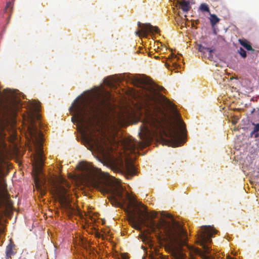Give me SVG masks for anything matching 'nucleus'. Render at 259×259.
I'll use <instances>...</instances> for the list:
<instances>
[{"label":"nucleus","instance_id":"19","mask_svg":"<svg viewBox=\"0 0 259 259\" xmlns=\"http://www.w3.org/2000/svg\"><path fill=\"white\" fill-rule=\"evenodd\" d=\"M200 10L203 12H209V8L208 7V6L205 3L201 4L200 6Z\"/></svg>","mask_w":259,"mask_h":259},{"label":"nucleus","instance_id":"26","mask_svg":"<svg viewBox=\"0 0 259 259\" xmlns=\"http://www.w3.org/2000/svg\"><path fill=\"white\" fill-rule=\"evenodd\" d=\"M154 58L155 59H158V58H159V57L158 56H154Z\"/></svg>","mask_w":259,"mask_h":259},{"label":"nucleus","instance_id":"1","mask_svg":"<svg viewBox=\"0 0 259 259\" xmlns=\"http://www.w3.org/2000/svg\"><path fill=\"white\" fill-rule=\"evenodd\" d=\"M133 83L142 88L141 96L145 104L146 115L140 126L141 132L145 136L168 138L167 142L173 147L182 146L184 143L182 137L185 125L180 120L182 124L180 129L170 121L166 112V107H172L170 101L141 78L134 77Z\"/></svg>","mask_w":259,"mask_h":259},{"label":"nucleus","instance_id":"23","mask_svg":"<svg viewBox=\"0 0 259 259\" xmlns=\"http://www.w3.org/2000/svg\"><path fill=\"white\" fill-rule=\"evenodd\" d=\"M105 83L111 86L112 85V82L111 80H108L107 78L105 80Z\"/></svg>","mask_w":259,"mask_h":259},{"label":"nucleus","instance_id":"2","mask_svg":"<svg viewBox=\"0 0 259 259\" xmlns=\"http://www.w3.org/2000/svg\"><path fill=\"white\" fill-rule=\"evenodd\" d=\"M126 198L129 203L125 211L128 215V222L132 226L137 229H140V226L145 224L152 231L162 229L168 237L165 246V250L168 252L173 259H187L186 255L182 251V246L186 244L187 233L179 222L176 221L170 214H167L166 217L170 219L168 221L160 219L158 223L154 220L157 218V213L152 212L150 214L147 211L138 210V215L136 214L132 208L138 206L136 199L126 193Z\"/></svg>","mask_w":259,"mask_h":259},{"label":"nucleus","instance_id":"11","mask_svg":"<svg viewBox=\"0 0 259 259\" xmlns=\"http://www.w3.org/2000/svg\"><path fill=\"white\" fill-rule=\"evenodd\" d=\"M192 0H181L178 1V3L180 8L184 12H187L191 9L190 3Z\"/></svg>","mask_w":259,"mask_h":259},{"label":"nucleus","instance_id":"8","mask_svg":"<svg viewBox=\"0 0 259 259\" xmlns=\"http://www.w3.org/2000/svg\"><path fill=\"white\" fill-rule=\"evenodd\" d=\"M137 24L138 27L141 28V29H138L135 32V34L139 37L141 36L147 37L149 32L153 34L154 33H158L160 31L158 27L153 26L150 23L143 24L140 22H138Z\"/></svg>","mask_w":259,"mask_h":259},{"label":"nucleus","instance_id":"9","mask_svg":"<svg viewBox=\"0 0 259 259\" xmlns=\"http://www.w3.org/2000/svg\"><path fill=\"white\" fill-rule=\"evenodd\" d=\"M121 172L125 175L127 179H131L136 174V170L133 164L131 162H127L123 167Z\"/></svg>","mask_w":259,"mask_h":259},{"label":"nucleus","instance_id":"10","mask_svg":"<svg viewBox=\"0 0 259 259\" xmlns=\"http://www.w3.org/2000/svg\"><path fill=\"white\" fill-rule=\"evenodd\" d=\"M15 245L14 243L12 242V240H10V243L7 245L6 249V259H9L11 258L12 255L15 254V252L13 251V249L15 247Z\"/></svg>","mask_w":259,"mask_h":259},{"label":"nucleus","instance_id":"7","mask_svg":"<svg viewBox=\"0 0 259 259\" xmlns=\"http://www.w3.org/2000/svg\"><path fill=\"white\" fill-rule=\"evenodd\" d=\"M51 192L57 197L61 204L66 206L69 205V194L67 189L63 186L53 183Z\"/></svg>","mask_w":259,"mask_h":259},{"label":"nucleus","instance_id":"20","mask_svg":"<svg viewBox=\"0 0 259 259\" xmlns=\"http://www.w3.org/2000/svg\"><path fill=\"white\" fill-rule=\"evenodd\" d=\"M214 51H215L214 49H212L211 48H209V50H208L207 51V52H208V56L207 57V59H209V60H211V61L212 60V59H213L212 53L214 52Z\"/></svg>","mask_w":259,"mask_h":259},{"label":"nucleus","instance_id":"22","mask_svg":"<svg viewBox=\"0 0 259 259\" xmlns=\"http://www.w3.org/2000/svg\"><path fill=\"white\" fill-rule=\"evenodd\" d=\"M153 259H169L167 257L164 256L161 254L158 255L157 257L154 258Z\"/></svg>","mask_w":259,"mask_h":259},{"label":"nucleus","instance_id":"12","mask_svg":"<svg viewBox=\"0 0 259 259\" xmlns=\"http://www.w3.org/2000/svg\"><path fill=\"white\" fill-rule=\"evenodd\" d=\"M239 44L248 51H250L252 54L254 53L255 50L252 49L249 41L245 39H239Z\"/></svg>","mask_w":259,"mask_h":259},{"label":"nucleus","instance_id":"17","mask_svg":"<svg viewBox=\"0 0 259 259\" xmlns=\"http://www.w3.org/2000/svg\"><path fill=\"white\" fill-rule=\"evenodd\" d=\"M170 55L171 58L169 57L167 61H169L172 63V67L174 68V70L177 69L180 66L176 62H173L172 61V58H176L177 56L174 54H171Z\"/></svg>","mask_w":259,"mask_h":259},{"label":"nucleus","instance_id":"4","mask_svg":"<svg viewBox=\"0 0 259 259\" xmlns=\"http://www.w3.org/2000/svg\"><path fill=\"white\" fill-rule=\"evenodd\" d=\"M77 168L82 172L84 179L95 188L103 194H109V200L115 206L121 207L123 198V189L117 184L104 179L100 169L94 167L91 163L81 162Z\"/></svg>","mask_w":259,"mask_h":259},{"label":"nucleus","instance_id":"15","mask_svg":"<svg viewBox=\"0 0 259 259\" xmlns=\"http://www.w3.org/2000/svg\"><path fill=\"white\" fill-rule=\"evenodd\" d=\"M220 21V19L215 14H210V21L212 26H214Z\"/></svg>","mask_w":259,"mask_h":259},{"label":"nucleus","instance_id":"25","mask_svg":"<svg viewBox=\"0 0 259 259\" xmlns=\"http://www.w3.org/2000/svg\"><path fill=\"white\" fill-rule=\"evenodd\" d=\"M64 181V183L66 185L68 186V184L67 182H66L65 181Z\"/></svg>","mask_w":259,"mask_h":259},{"label":"nucleus","instance_id":"18","mask_svg":"<svg viewBox=\"0 0 259 259\" xmlns=\"http://www.w3.org/2000/svg\"><path fill=\"white\" fill-rule=\"evenodd\" d=\"M13 11V4L11 2H9L7 3L6 8H5V12L9 13L10 15V14Z\"/></svg>","mask_w":259,"mask_h":259},{"label":"nucleus","instance_id":"5","mask_svg":"<svg viewBox=\"0 0 259 259\" xmlns=\"http://www.w3.org/2000/svg\"><path fill=\"white\" fill-rule=\"evenodd\" d=\"M40 103L34 101L32 109L28 113L29 125L28 130L30 137L36 148V154L33 158V166L37 174L40 173L44 164L42 149L43 137L42 133L38 129L36 121L40 120Z\"/></svg>","mask_w":259,"mask_h":259},{"label":"nucleus","instance_id":"14","mask_svg":"<svg viewBox=\"0 0 259 259\" xmlns=\"http://www.w3.org/2000/svg\"><path fill=\"white\" fill-rule=\"evenodd\" d=\"M209 48H207L203 46L202 45H198V50L201 53L202 57H206V52L209 50Z\"/></svg>","mask_w":259,"mask_h":259},{"label":"nucleus","instance_id":"16","mask_svg":"<svg viewBox=\"0 0 259 259\" xmlns=\"http://www.w3.org/2000/svg\"><path fill=\"white\" fill-rule=\"evenodd\" d=\"M34 182L36 187L38 189H40L42 185L44 184L45 182L42 180H40L37 176H35L34 178Z\"/></svg>","mask_w":259,"mask_h":259},{"label":"nucleus","instance_id":"21","mask_svg":"<svg viewBox=\"0 0 259 259\" xmlns=\"http://www.w3.org/2000/svg\"><path fill=\"white\" fill-rule=\"evenodd\" d=\"M237 52L243 58H245L246 57V56H247L246 52L243 48H240L239 49H238Z\"/></svg>","mask_w":259,"mask_h":259},{"label":"nucleus","instance_id":"6","mask_svg":"<svg viewBox=\"0 0 259 259\" xmlns=\"http://www.w3.org/2000/svg\"><path fill=\"white\" fill-rule=\"evenodd\" d=\"M204 230L201 232L198 236L197 243L203 248L202 251L198 248H193V252L197 254L200 255L202 259H211L207 254L209 253V247L206 244L211 242L212 235L217 233V230L210 226H205Z\"/></svg>","mask_w":259,"mask_h":259},{"label":"nucleus","instance_id":"13","mask_svg":"<svg viewBox=\"0 0 259 259\" xmlns=\"http://www.w3.org/2000/svg\"><path fill=\"white\" fill-rule=\"evenodd\" d=\"M253 125H254V127L253 130L250 133V137L258 138L259 137V123H253Z\"/></svg>","mask_w":259,"mask_h":259},{"label":"nucleus","instance_id":"24","mask_svg":"<svg viewBox=\"0 0 259 259\" xmlns=\"http://www.w3.org/2000/svg\"><path fill=\"white\" fill-rule=\"evenodd\" d=\"M165 66L168 68V69H170V67L171 66L170 64H169V63L166 62L165 64Z\"/></svg>","mask_w":259,"mask_h":259},{"label":"nucleus","instance_id":"3","mask_svg":"<svg viewBox=\"0 0 259 259\" xmlns=\"http://www.w3.org/2000/svg\"><path fill=\"white\" fill-rule=\"evenodd\" d=\"M114 101L112 95L107 91L96 97L94 101L85 102L84 100L73 103L71 108L75 113L72 117L73 122L79 123L83 128V136L84 140L91 146L98 150H105L103 140L96 134V128L93 127L91 117H95L99 113H102L105 110L110 108L111 102Z\"/></svg>","mask_w":259,"mask_h":259}]
</instances>
